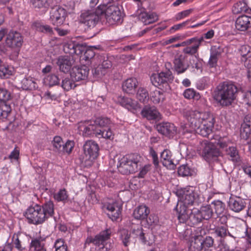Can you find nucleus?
Listing matches in <instances>:
<instances>
[{
  "label": "nucleus",
  "mask_w": 251,
  "mask_h": 251,
  "mask_svg": "<svg viewBox=\"0 0 251 251\" xmlns=\"http://www.w3.org/2000/svg\"><path fill=\"white\" fill-rule=\"evenodd\" d=\"M54 214V205L49 201L42 205L36 204L29 207L25 212V216L28 223L35 225L42 224Z\"/></svg>",
  "instance_id": "obj_1"
},
{
  "label": "nucleus",
  "mask_w": 251,
  "mask_h": 251,
  "mask_svg": "<svg viewBox=\"0 0 251 251\" xmlns=\"http://www.w3.org/2000/svg\"><path fill=\"white\" fill-rule=\"evenodd\" d=\"M237 86L232 83L224 82L219 84L215 91L213 98L222 106L231 105L236 99Z\"/></svg>",
  "instance_id": "obj_2"
},
{
  "label": "nucleus",
  "mask_w": 251,
  "mask_h": 251,
  "mask_svg": "<svg viewBox=\"0 0 251 251\" xmlns=\"http://www.w3.org/2000/svg\"><path fill=\"white\" fill-rule=\"evenodd\" d=\"M142 157L137 153L126 154L119 160L117 167L123 175H128L137 172L142 165Z\"/></svg>",
  "instance_id": "obj_3"
},
{
  "label": "nucleus",
  "mask_w": 251,
  "mask_h": 251,
  "mask_svg": "<svg viewBox=\"0 0 251 251\" xmlns=\"http://www.w3.org/2000/svg\"><path fill=\"white\" fill-rule=\"evenodd\" d=\"M99 12L104 14L106 20L109 25L121 23L123 21V13L117 5L112 3L103 2L100 5Z\"/></svg>",
  "instance_id": "obj_4"
},
{
  "label": "nucleus",
  "mask_w": 251,
  "mask_h": 251,
  "mask_svg": "<svg viewBox=\"0 0 251 251\" xmlns=\"http://www.w3.org/2000/svg\"><path fill=\"white\" fill-rule=\"evenodd\" d=\"M111 234V230L106 229L100 232L94 237L88 236L85 241L84 247L86 248L87 245H89L92 243L95 247L96 251H107V248L105 247L106 242L110 238Z\"/></svg>",
  "instance_id": "obj_5"
},
{
  "label": "nucleus",
  "mask_w": 251,
  "mask_h": 251,
  "mask_svg": "<svg viewBox=\"0 0 251 251\" xmlns=\"http://www.w3.org/2000/svg\"><path fill=\"white\" fill-rule=\"evenodd\" d=\"M86 125L84 123H80L78 126V129L82 132L84 136H90L95 135L98 138H103L105 139L112 140L113 139V135L110 131L106 132H102L100 129H98L96 126L93 122H91L90 124Z\"/></svg>",
  "instance_id": "obj_6"
},
{
  "label": "nucleus",
  "mask_w": 251,
  "mask_h": 251,
  "mask_svg": "<svg viewBox=\"0 0 251 251\" xmlns=\"http://www.w3.org/2000/svg\"><path fill=\"white\" fill-rule=\"evenodd\" d=\"M100 5L97 8L84 10L81 11L79 17V21L88 28L94 27L100 20Z\"/></svg>",
  "instance_id": "obj_7"
},
{
  "label": "nucleus",
  "mask_w": 251,
  "mask_h": 251,
  "mask_svg": "<svg viewBox=\"0 0 251 251\" xmlns=\"http://www.w3.org/2000/svg\"><path fill=\"white\" fill-rule=\"evenodd\" d=\"M50 8L49 19L50 23L57 27L63 25L68 16L67 10L60 6L55 5V4Z\"/></svg>",
  "instance_id": "obj_8"
},
{
  "label": "nucleus",
  "mask_w": 251,
  "mask_h": 251,
  "mask_svg": "<svg viewBox=\"0 0 251 251\" xmlns=\"http://www.w3.org/2000/svg\"><path fill=\"white\" fill-rule=\"evenodd\" d=\"M83 150L84 154V159L88 162L87 165L91 166L93 161L96 159L99 154V146L95 141L87 140L83 145Z\"/></svg>",
  "instance_id": "obj_9"
},
{
  "label": "nucleus",
  "mask_w": 251,
  "mask_h": 251,
  "mask_svg": "<svg viewBox=\"0 0 251 251\" xmlns=\"http://www.w3.org/2000/svg\"><path fill=\"white\" fill-rule=\"evenodd\" d=\"M174 78L172 71L168 69L157 74H153L150 79L152 84L155 87H164L172 83Z\"/></svg>",
  "instance_id": "obj_10"
},
{
  "label": "nucleus",
  "mask_w": 251,
  "mask_h": 251,
  "mask_svg": "<svg viewBox=\"0 0 251 251\" xmlns=\"http://www.w3.org/2000/svg\"><path fill=\"white\" fill-rule=\"evenodd\" d=\"M190 126L197 130V132H201L204 129V115L198 111H189L185 115Z\"/></svg>",
  "instance_id": "obj_11"
},
{
  "label": "nucleus",
  "mask_w": 251,
  "mask_h": 251,
  "mask_svg": "<svg viewBox=\"0 0 251 251\" xmlns=\"http://www.w3.org/2000/svg\"><path fill=\"white\" fill-rule=\"evenodd\" d=\"M5 43L7 47L19 51L24 43V37L21 33L11 30L6 34Z\"/></svg>",
  "instance_id": "obj_12"
},
{
  "label": "nucleus",
  "mask_w": 251,
  "mask_h": 251,
  "mask_svg": "<svg viewBox=\"0 0 251 251\" xmlns=\"http://www.w3.org/2000/svg\"><path fill=\"white\" fill-rule=\"evenodd\" d=\"M29 237L21 232L14 233L12 238L13 247L19 251L25 250L29 245Z\"/></svg>",
  "instance_id": "obj_13"
},
{
  "label": "nucleus",
  "mask_w": 251,
  "mask_h": 251,
  "mask_svg": "<svg viewBox=\"0 0 251 251\" xmlns=\"http://www.w3.org/2000/svg\"><path fill=\"white\" fill-rule=\"evenodd\" d=\"M216 142L205 139V160L207 161L216 160L219 155V151L215 145Z\"/></svg>",
  "instance_id": "obj_14"
},
{
  "label": "nucleus",
  "mask_w": 251,
  "mask_h": 251,
  "mask_svg": "<svg viewBox=\"0 0 251 251\" xmlns=\"http://www.w3.org/2000/svg\"><path fill=\"white\" fill-rule=\"evenodd\" d=\"M89 69L86 65L74 67L70 73V76L75 81H79L87 78Z\"/></svg>",
  "instance_id": "obj_15"
},
{
  "label": "nucleus",
  "mask_w": 251,
  "mask_h": 251,
  "mask_svg": "<svg viewBox=\"0 0 251 251\" xmlns=\"http://www.w3.org/2000/svg\"><path fill=\"white\" fill-rule=\"evenodd\" d=\"M185 55L181 53H177L174 56V69L177 75L184 73L189 67V65L185 62Z\"/></svg>",
  "instance_id": "obj_16"
},
{
  "label": "nucleus",
  "mask_w": 251,
  "mask_h": 251,
  "mask_svg": "<svg viewBox=\"0 0 251 251\" xmlns=\"http://www.w3.org/2000/svg\"><path fill=\"white\" fill-rule=\"evenodd\" d=\"M173 192L178 197L179 200L177 202H182L186 205L193 204L195 197L192 191L188 189H175Z\"/></svg>",
  "instance_id": "obj_17"
},
{
  "label": "nucleus",
  "mask_w": 251,
  "mask_h": 251,
  "mask_svg": "<svg viewBox=\"0 0 251 251\" xmlns=\"http://www.w3.org/2000/svg\"><path fill=\"white\" fill-rule=\"evenodd\" d=\"M142 116L149 121H158L162 118V115L156 107L154 106H145L141 111Z\"/></svg>",
  "instance_id": "obj_18"
},
{
  "label": "nucleus",
  "mask_w": 251,
  "mask_h": 251,
  "mask_svg": "<svg viewBox=\"0 0 251 251\" xmlns=\"http://www.w3.org/2000/svg\"><path fill=\"white\" fill-rule=\"evenodd\" d=\"M174 210L177 215V219L180 223H185L188 221L189 216L191 210L189 209L187 206L182 202H177Z\"/></svg>",
  "instance_id": "obj_19"
},
{
  "label": "nucleus",
  "mask_w": 251,
  "mask_h": 251,
  "mask_svg": "<svg viewBox=\"0 0 251 251\" xmlns=\"http://www.w3.org/2000/svg\"><path fill=\"white\" fill-rule=\"evenodd\" d=\"M157 131L169 138H173L176 133V127L172 123L164 122L156 126Z\"/></svg>",
  "instance_id": "obj_20"
},
{
  "label": "nucleus",
  "mask_w": 251,
  "mask_h": 251,
  "mask_svg": "<svg viewBox=\"0 0 251 251\" xmlns=\"http://www.w3.org/2000/svg\"><path fill=\"white\" fill-rule=\"evenodd\" d=\"M202 40V37L200 38H193L187 40L185 43L190 44V45L184 48L183 49V52L185 54L191 55L195 54L197 52L198 50Z\"/></svg>",
  "instance_id": "obj_21"
},
{
  "label": "nucleus",
  "mask_w": 251,
  "mask_h": 251,
  "mask_svg": "<svg viewBox=\"0 0 251 251\" xmlns=\"http://www.w3.org/2000/svg\"><path fill=\"white\" fill-rule=\"evenodd\" d=\"M215 123V118L211 113L207 112L205 114V138L206 137L208 140H214V135L212 129Z\"/></svg>",
  "instance_id": "obj_22"
},
{
  "label": "nucleus",
  "mask_w": 251,
  "mask_h": 251,
  "mask_svg": "<svg viewBox=\"0 0 251 251\" xmlns=\"http://www.w3.org/2000/svg\"><path fill=\"white\" fill-rule=\"evenodd\" d=\"M74 61L70 56H61L57 59V64L60 71L67 73L70 71Z\"/></svg>",
  "instance_id": "obj_23"
},
{
  "label": "nucleus",
  "mask_w": 251,
  "mask_h": 251,
  "mask_svg": "<svg viewBox=\"0 0 251 251\" xmlns=\"http://www.w3.org/2000/svg\"><path fill=\"white\" fill-rule=\"evenodd\" d=\"M93 122L98 129H100L102 132H104L109 130L113 135V137L114 136L113 132L109 127V125L111 124V120L109 118L105 117H99Z\"/></svg>",
  "instance_id": "obj_24"
},
{
  "label": "nucleus",
  "mask_w": 251,
  "mask_h": 251,
  "mask_svg": "<svg viewBox=\"0 0 251 251\" xmlns=\"http://www.w3.org/2000/svg\"><path fill=\"white\" fill-rule=\"evenodd\" d=\"M30 2L35 9L41 10L44 13L48 11L49 7L55 4L53 0H31Z\"/></svg>",
  "instance_id": "obj_25"
},
{
  "label": "nucleus",
  "mask_w": 251,
  "mask_h": 251,
  "mask_svg": "<svg viewBox=\"0 0 251 251\" xmlns=\"http://www.w3.org/2000/svg\"><path fill=\"white\" fill-rule=\"evenodd\" d=\"M107 209L108 211L107 214L109 217L112 221H116L118 219L121 213L122 207L116 201L111 203H108L107 205Z\"/></svg>",
  "instance_id": "obj_26"
},
{
  "label": "nucleus",
  "mask_w": 251,
  "mask_h": 251,
  "mask_svg": "<svg viewBox=\"0 0 251 251\" xmlns=\"http://www.w3.org/2000/svg\"><path fill=\"white\" fill-rule=\"evenodd\" d=\"M138 84V81L134 77L126 79L123 83L122 88L123 91L129 94H133L135 93Z\"/></svg>",
  "instance_id": "obj_27"
},
{
  "label": "nucleus",
  "mask_w": 251,
  "mask_h": 251,
  "mask_svg": "<svg viewBox=\"0 0 251 251\" xmlns=\"http://www.w3.org/2000/svg\"><path fill=\"white\" fill-rule=\"evenodd\" d=\"M160 158L163 166L170 169L175 168L176 165L174 163L172 153L170 150H164L161 153Z\"/></svg>",
  "instance_id": "obj_28"
},
{
  "label": "nucleus",
  "mask_w": 251,
  "mask_h": 251,
  "mask_svg": "<svg viewBox=\"0 0 251 251\" xmlns=\"http://www.w3.org/2000/svg\"><path fill=\"white\" fill-rule=\"evenodd\" d=\"M237 29L241 31H245L251 27V17L243 15L238 17L235 23Z\"/></svg>",
  "instance_id": "obj_29"
},
{
  "label": "nucleus",
  "mask_w": 251,
  "mask_h": 251,
  "mask_svg": "<svg viewBox=\"0 0 251 251\" xmlns=\"http://www.w3.org/2000/svg\"><path fill=\"white\" fill-rule=\"evenodd\" d=\"M119 102L121 106L130 111L136 110L139 107L137 101L127 97H120Z\"/></svg>",
  "instance_id": "obj_30"
},
{
  "label": "nucleus",
  "mask_w": 251,
  "mask_h": 251,
  "mask_svg": "<svg viewBox=\"0 0 251 251\" xmlns=\"http://www.w3.org/2000/svg\"><path fill=\"white\" fill-rule=\"evenodd\" d=\"M138 18L145 25L153 23L158 19V16L154 12H141Z\"/></svg>",
  "instance_id": "obj_31"
},
{
  "label": "nucleus",
  "mask_w": 251,
  "mask_h": 251,
  "mask_svg": "<svg viewBox=\"0 0 251 251\" xmlns=\"http://www.w3.org/2000/svg\"><path fill=\"white\" fill-rule=\"evenodd\" d=\"M150 212V209L146 205H141L135 209L133 215L136 219L144 220L147 219Z\"/></svg>",
  "instance_id": "obj_32"
},
{
  "label": "nucleus",
  "mask_w": 251,
  "mask_h": 251,
  "mask_svg": "<svg viewBox=\"0 0 251 251\" xmlns=\"http://www.w3.org/2000/svg\"><path fill=\"white\" fill-rule=\"evenodd\" d=\"M95 49L94 47H87L83 54L80 56L82 60H84L87 62V65L91 64L96 59V53L94 51Z\"/></svg>",
  "instance_id": "obj_33"
},
{
  "label": "nucleus",
  "mask_w": 251,
  "mask_h": 251,
  "mask_svg": "<svg viewBox=\"0 0 251 251\" xmlns=\"http://www.w3.org/2000/svg\"><path fill=\"white\" fill-rule=\"evenodd\" d=\"M45 238L38 237L32 239L30 243L31 251H47L44 243Z\"/></svg>",
  "instance_id": "obj_34"
},
{
  "label": "nucleus",
  "mask_w": 251,
  "mask_h": 251,
  "mask_svg": "<svg viewBox=\"0 0 251 251\" xmlns=\"http://www.w3.org/2000/svg\"><path fill=\"white\" fill-rule=\"evenodd\" d=\"M230 208L236 212H239L245 207V201L240 198H230L229 201Z\"/></svg>",
  "instance_id": "obj_35"
},
{
  "label": "nucleus",
  "mask_w": 251,
  "mask_h": 251,
  "mask_svg": "<svg viewBox=\"0 0 251 251\" xmlns=\"http://www.w3.org/2000/svg\"><path fill=\"white\" fill-rule=\"evenodd\" d=\"M204 245V238L201 235L196 236L190 244L188 251H201Z\"/></svg>",
  "instance_id": "obj_36"
},
{
  "label": "nucleus",
  "mask_w": 251,
  "mask_h": 251,
  "mask_svg": "<svg viewBox=\"0 0 251 251\" xmlns=\"http://www.w3.org/2000/svg\"><path fill=\"white\" fill-rule=\"evenodd\" d=\"M21 87L25 90H35L37 88V84L32 77H25L21 80Z\"/></svg>",
  "instance_id": "obj_37"
},
{
  "label": "nucleus",
  "mask_w": 251,
  "mask_h": 251,
  "mask_svg": "<svg viewBox=\"0 0 251 251\" xmlns=\"http://www.w3.org/2000/svg\"><path fill=\"white\" fill-rule=\"evenodd\" d=\"M191 21H194V20H192V19H190V20H188L186 21H184L181 23H180V24H176V25H173V26H172L170 28V31L171 32H173L175 31H176V30H178L179 29H182L184 27L187 26V27L188 28H195V27H196L197 26H199L200 25H203V22H202L201 23H200L199 24H196V25H190V26H188V25L190 23V22Z\"/></svg>",
  "instance_id": "obj_38"
},
{
  "label": "nucleus",
  "mask_w": 251,
  "mask_h": 251,
  "mask_svg": "<svg viewBox=\"0 0 251 251\" xmlns=\"http://www.w3.org/2000/svg\"><path fill=\"white\" fill-rule=\"evenodd\" d=\"M150 99L153 103L158 104L164 100L165 96L163 92L159 90H155L151 93Z\"/></svg>",
  "instance_id": "obj_39"
},
{
  "label": "nucleus",
  "mask_w": 251,
  "mask_h": 251,
  "mask_svg": "<svg viewBox=\"0 0 251 251\" xmlns=\"http://www.w3.org/2000/svg\"><path fill=\"white\" fill-rule=\"evenodd\" d=\"M204 219L201 212L200 210L193 212L191 210V213L189 216L188 220L193 225H196L202 221Z\"/></svg>",
  "instance_id": "obj_40"
},
{
  "label": "nucleus",
  "mask_w": 251,
  "mask_h": 251,
  "mask_svg": "<svg viewBox=\"0 0 251 251\" xmlns=\"http://www.w3.org/2000/svg\"><path fill=\"white\" fill-rule=\"evenodd\" d=\"M11 111V106L6 102H0V119H6Z\"/></svg>",
  "instance_id": "obj_41"
},
{
  "label": "nucleus",
  "mask_w": 251,
  "mask_h": 251,
  "mask_svg": "<svg viewBox=\"0 0 251 251\" xmlns=\"http://www.w3.org/2000/svg\"><path fill=\"white\" fill-rule=\"evenodd\" d=\"M183 95L185 99H194L196 100H200L201 97L200 93L197 92L193 88L186 89L183 92Z\"/></svg>",
  "instance_id": "obj_42"
},
{
  "label": "nucleus",
  "mask_w": 251,
  "mask_h": 251,
  "mask_svg": "<svg viewBox=\"0 0 251 251\" xmlns=\"http://www.w3.org/2000/svg\"><path fill=\"white\" fill-rule=\"evenodd\" d=\"M226 154L229 158L233 162H237L240 160L238 151L235 147H229L226 150Z\"/></svg>",
  "instance_id": "obj_43"
},
{
  "label": "nucleus",
  "mask_w": 251,
  "mask_h": 251,
  "mask_svg": "<svg viewBox=\"0 0 251 251\" xmlns=\"http://www.w3.org/2000/svg\"><path fill=\"white\" fill-rule=\"evenodd\" d=\"M136 97L140 102H147L149 99L148 91L145 88L140 87L138 90Z\"/></svg>",
  "instance_id": "obj_44"
},
{
  "label": "nucleus",
  "mask_w": 251,
  "mask_h": 251,
  "mask_svg": "<svg viewBox=\"0 0 251 251\" xmlns=\"http://www.w3.org/2000/svg\"><path fill=\"white\" fill-rule=\"evenodd\" d=\"M13 68L8 65L0 66V77L8 78L13 72Z\"/></svg>",
  "instance_id": "obj_45"
},
{
  "label": "nucleus",
  "mask_w": 251,
  "mask_h": 251,
  "mask_svg": "<svg viewBox=\"0 0 251 251\" xmlns=\"http://www.w3.org/2000/svg\"><path fill=\"white\" fill-rule=\"evenodd\" d=\"M71 77H65L62 80L61 87L65 91H69L76 87V85Z\"/></svg>",
  "instance_id": "obj_46"
},
{
  "label": "nucleus",
  "mask_w": 251,
  "mask_h": 251,
  "mask_svg": "<svg viewBox=\"0 0 251 251\" xmlns=\"http://www.w3.org/2000/svg\"><path fill=\"white\" fill-rule=\"evenodd\" d=\"M215 232L218 236L221 238H224L227 235L233 237L228 232L227 226L226 225L217 226L215 229Z\"/></svg>",
  "instance_id": "obj_47"
},
{
  "label": "nucleus",
  "mask_w": 251,
  "mask_h": 251,
  "mask_svg": "<svg viewBox=\"0 0 251 251\" xmlns=\"http://www.w3.org/2000/svg\"><path fill=\"white\" fill-rule=\"evenodd\" d=\"M247 5L244 1H239L235 3L233 8L232 12L234 14H238L247 10Z\"/></svg>",
  "instance_id": "obj_48"
},
{
  "label": "nucleus",
  "mask_w": 251,
  "mask_h": 251,
  "mask_svg": "<svg viewBox=\"0 0 251 251\" xmlns=\"http://www.w3.org/2000/svg\"><path fill=\"white\" fill-rule=\"evenodd\" d=\"M120 239L124 246L127 247L130 243V233L126 229H122L120 231Z\"/></svg>",
  "instance_id": "obj_49"
},
{
  "label": "nucleus",
  "mask_w": 251,
  "mask_h": 251,
  "mask_svg": "<svg viewBox=\"0 0 251 251\" xmlns=\"http://www.w3.org/2000/svg\"><path fill=\"white\" fill-rule=\"evenodd\" d=\"M210 205L213 209H214L215 212L217 214H221L224 211V204L220 201L213 202Z\"/></svg>",
  "instance_id": "obj_50"
},
{
  "label": "nucleus",
  "mask_w": 251,
  "mask_h": 251,
  "mask_svg": "<svg viewBox=\"0 0 251 251\" xmlns=\"http://www.w3.org/2000/svg\"><path fill=\"white\" fill-rule=\"evenodd\" d=\"M177 173L179 176H191L192 175V171L187 164L180 166L178 168Z\"/></svg>",
  "instance_id": "obj_51"
},
{
  "label": "nucleus",
  "mask_w": 251,
  "mask_h": 251,
  "mask_svg": "<svg viewBox=\"0 0 251 251\" xmlns=\"http://www.w3.org/2000/svg\"><path fill=\"white\" fill-rule=\"evenodd\" d=\"M68 197L66 189H59V190L54 194V198L58 201H64L67 200Z\"/></svg>",
  "instance_id": "obj_52"
},
{
  "label": "nucleus",
  "mask_w": 251,
  "mask_h": 251,
  "mask_svg": "<svg viewBox=\"0 0 251 251\" xmlns=\"http://www.w3.org/2000/svg\"><path fill=\"white\" fill-rule=\"evenodd\" d=\"M45 81L50 86H52L59 83V79L57 75L54 74H51L47 76L45 78Z\"/></svg>",
  "instance_id": "obj_53"
},
{
  "label": "nucleus",
  "mask_w": 251,
  "mask_h": 251,
  "mask_svg": "<svg viewBox=\"0 0 251 251\" xmlns=\"http://www.w3.org/2000/svg\"><path fill=\"white\" fill-rule=\"evenodd\" d=\"M63 143L62 138L58 136H55L52 141L53 148L55 149L56 151L59 152L61 151Z\"/></svg>",
  "instance_id": "obj_54"
},
{
  "label": "nucleus",
  "mask_w": 251,
  "mask_h": 251,
  "mask_svg": "<svg viewBox=\"0 0 251 251\" xmlns=\"http://www.w3.org/2000/svg\"><path fill=\"white\" fill-rule=\"evenodd\" d=\"M74 147V142L73 141L68 140L66 143L64 144L61 148V151L63 153H70L71 152L73 148Z\"/></svg>",
  "instance_id": "obj_55"
},
{
  "label": "nucleus",
  "mask_w": 251,
  "mask_h": 251,
  "mask_svg": "<svg viewBox=\"0 0 251 251\" xmlns=\"http://www.w3.org/2000/svg\"><path fill=\"white\" fill-rule=\"evenodd\" d=\"M86 47L87 46L85 44H80L75 42V50L73 51V53H74V54L82 55L85 50H86Z\"/></svg>",
  "instance_id": "obj_56"
},
{
  "label": "nucleus",
  "mask_w": 251,
  "mask_h": 251,
  "mask_svg": "<svg viewBox=\"0 0 251 251\" xmlns=\"http://www.w3.org/2000/svg\"><path fill=\"white\" fill-rule=\"evenodd\" d=\"M250 126L247 124H244L242 126L240 130L241 136L244 139H247L250 134Z\"/></svg>",
  "instance_id": "obj_57"
},
{
  "label": "nucleus",
  "mask_w": 251,
  "mask_h": 251,
  "mask_svg": "<svg viewBox=\"0 0 251 251\" xmlns=\"http://www.w3.org/2000/svg\"><path fill=\"white\" fill-rule=\"evenodd\" d=\"M10 98V93L7 90L0 88V102H5L9 100Z\"/></svg>",
  "instance_id": "obj_58"
},
{
  "label": "nucleus",
  "mask_w": 251,
  "mask_h": 251,
  "mask_svg": "<svg viewBox=\"0 0 251 251\" xmlns=\"http://www.w3.org/2000/svg\"><path fill=\"white\" fill-rule=\"evenodd\" d=\"M192 12V9H187L177 13L175 16L176 21H179L188 17Z\"/></svg>",
  "instance_id": "obj_59"
},
{
  "label": "nucleus",
  "mask_w": 251,
  "mask_h": 251,
  "mask_svg": "<svg viewBox=\"0 0 251 251\" xmlns=\"http://www.w3.org/2000/svg\"><path fill=\"white\" fill-rule=\"evenodd\" d=\"M150 155L152 158L153 164L157 168L159 166V159L157 153L152 148H151L150 149Z\"/></svg>",
  "instance_id": "obj_60"
},
{
  "label": "nucleus",
  "mask_w": 251,
  "mask_h": 251,
  "mask_svg": "<svg viewBox=\"0 0 251 251\" xmlns=\"http://www.w3.org/2000/svg\"><path fill=\"white\" fill-rule=\"evenodd\" d=\"M75 42H71L65 44L64 46V50L66 53L73 55V51L75 50Z\"/></svg>",
  "instance_id": "obj_61"
},
{
  "label": "nucleus",
  "mask_w": 251,
  "mask_h": 251,
  "mask_svg": "<svg viewBox=\"0 0 251 251\" xmlns=\"http://www.w3.org/2000/svg\"><path fill=\"white\" fill-rule=\"evenodd\" d=\"M97 57L99 58V59H100V62L102 68L107 69L111 67V62L107 59V58L105 59V57L102 56H97Z\"/></svg>",
  "instance_id": "obj_62"
},
{
  "label": "nucleus",
  "mask_w": 251,
  "mask_h": 251,
  "mask_svg": "<svg viewBox=\"0 0 251 251\" xmlns=\"http://www.w3.org/2000/svg\"><path fill=\"white\" fill-rule=\"evenodd\" d=\"M240 54L242 56L241 59H244L248 56L249 53H251L250 50V48L247 46H243L240 49Z\"/></svg>",
  "instance_id": "obj_63"
},
{
  "label": "nucleus",
  "mask_w": 251,
  "mask_h": 251,
  "mask_svg": "<svg viewBox=\"0 0 251 251\" xmlns=\"http://www.w3.org/2000/svg\"><path fill=\"white\" fill-rule=\"evenodd\" d=\"M151 164H147L142 168L141 167L140 169H139L140 170L139 176L140 177H144L147 173L151 169Z\"/></svg>",
  "instance_id": "obj_64"
}]
</instances>
